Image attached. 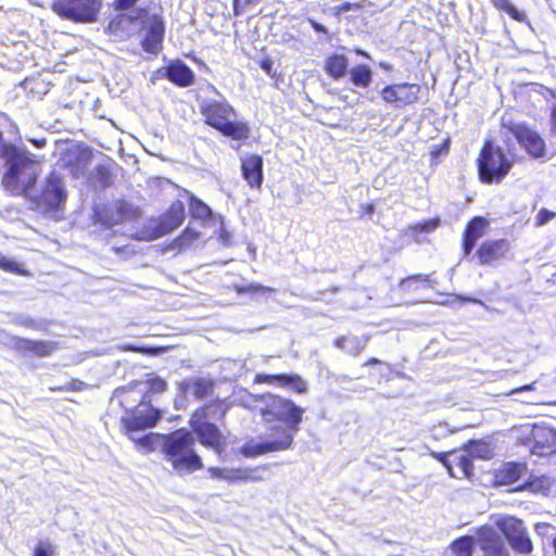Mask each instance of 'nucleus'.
<instances>
[{
	"instance_id": "nucleus-1",
	"label": "nucleus",
	"mask_w": 556,
	"mask_h": 556,
	"mask_svg": "<svg viewBox=\"0 0 556 556\" xmlns=\"http://www.w3.org/2000/svg\"><path fill=\"white\" fill-rule=\"evenodd\" d=\"M490 222L486 217L475 216L470 218L462 233L460 249L466 257L480 267H497L505 261L513 258L511 243L506 238L488 239L479 245L477 242L486 235Z\"/></svg>"
},
{
	"instance_id": "nucleus-2",
	"label": "nucleus",
	"mask_w": 556,
	"mask_h": 556,
	"mask_svg": "<svg viewBox=\"0 0 556 556\" xmlns=\"http://www.w3.org/2000/svg\"><path fill=\"white\" fill-rule=\"evenodd\" d=\"M3 188L13 195L31 198L33 188L41 172L40 163L28 151L12 144L3 147Z\"/></svg>"
},
{
	"instance_id": "nucleus-3",
	"label": "nucleus",
	"mask_w": 556,
	"mask_h": 556,
	"mask_svg": "<svg viewBox=\"0 0 556 556\" xmlns=\"http://www.w3.org/2000/svg\"><path fill=\"white\" fill-rule=\"evenodd\" d=\"M194 445V435L184 428L163 435L162 450L165 460L179 476L192 473L203 467Z\"/></svg>"
},
{
	"instance_id": "nucleus-4",
	"label": "nucleus",
	"mask_w": 556,
	"mask_h": 556,
	"mask_svg": "<svg viewBox=\"0 0 556 556\" xmlns=\"http://www.w3.org/2000/svg\"><path fill=\"white\" fill-rule=\"evenodd\" d=\"M514 159L491 139H485L476 159V168L480 182L501 184L510 173Z\"/></svg>"
},
{
	"instance_id": "nucleus-5",
	"label": "nucleus",
	"mask_w": 556,
	"mask_h": 556,
	"mask_svg": "<svg viewBox=\"0 0 556 556\" xmlns=\"http://www.w3.org/2000/svg\"><path fill=\"white\" fill-rule=\"evenodd\" d=\"M475 542L483 556H510L509 551L498 534L490 525H482L475 530V536L462 535L453 540L450 549L454 556H473Z\"/></svg>"
},
{
	"instance_id": "nucleus-6",
	"label": "nucleus",
	"mask_w": 556,
	"mask_h": 556,
	"mask_svg": "<svg viewBox=\"0 0 556 556\" xmlns=\"http://www.w3.org/2000/svg\"><path fill=\"white\" fill-rule=\"evenodd\" d=\"M202 114L208 125L223 135L235 140L247 138L249 128L242 122L232 121L236 116L233 109L227 103L213 101L202 108Z\"/></svg>"
},
{
	"instance_id": "nucleus-7",
	"label": "nucleus",
	"mask_w": 556,
	"mask_h": 556,
	"mask_svg": "<svg viewBox=\"0 0 556 556\" xmlns=\"http://www.w3.org/2000/svg\"><path fill=\"white\" fill-rule=\"evenodd\" d=\"M142 399L143 401L136 410L129 416L122 417L121 422L131 441L137 442L141 446L151 447L153 445L154 434L150 433L143 437H137V433L154 427L161 415L157 409L144 402L146 396Z\"/></svg>"
},
{
	"instance_id": "nucleus-8",
	"label": "nucleus",
	"mask_w": 556,
	"mask_h": 556,
	"mask_svg": "<svg viewBox=\"0 0 556 556\" xmlns=\"http://www.w3.org/2000/svg\"><path fill=\"white\" fill-rule=\"evenodd\" d=\"M495 527L515 554L527 556L533 553L534 544L522 519L513 515L501 516L495 520Z\"/></svg>"
},
{
	"instance_id": "nucleus-9",
	"label": "nucleus",
	"mask_w": 556,
	"mask_h": 556,
	"mask_svg": "<svg viewBox=\"0 0 556 556\" xmlns=\"http://www.w3.org/2000/svg\"><path fill=\"white\" fill-rule=\"evenodd\" d=\"M102 0H54L52 10L62 18L76 23H93L98 18Z\"/></svg>"
},
{
	"instance_id": "nucleus-10",
	"label": "nucleus",
	"mask_w": 556,
	"mask_h": 556,
	"mask_svg": "<svg viewBox=\"0 0 556 556\" xmlns=\"http://www.w3.org/2000/svg\"><path fill=\"white\" fill-rule=\"evenodd\" d=\"M502 128L514 136L518 144L532 159H542L546 154V143L543 137L526 123L506 122Z\"/></svg>"
},
{
	"instance_id": "nucleus-11",
	"label": "nucleus",
	"mask_w": 556,
	"mask_h": 556,
	"mask_svg": "<svg viewBox=\"0 0 556 556\" xmlns=\"http://www.w3.org/2000/svg\"><path fill=\"white\" fill-rule=\"evenodd\" d=\"M66 195L62 176L52 172L47 177L40 195L31 194L28 200L33 203L34 208L48 213L58 211L65 203Z\"/></svg>"
},
{
	"instance_id": "nucleus-12",
	"label": "nucleus",
	"mask_w": 556,
	"mask_h": 556,
	"mask_svg": "<svg viewBox=\"0 0 556 556\" xmlns=\"http://www.w3.org/2000/svg\"><path fill=\"white\" fill-rule=\"evenodd\" d=\"M304 409L291 400L280 399V450L292 445L294 435L303 421Z\"/></svg>"
},
{
	"instance_id": "nucleus-13",
	"label": "nucleus",
	"mask_w": 556,
	"mask_h": 556,
	"mask_svg": "<svg viewBox=\"0 0 556 556\" xmlns=\"http://www.w3.org/2000/svg\"><path fill=\"white\" fill-rule=\"evenodd\" d=\"M522 443L533 455L549 456L556 453V430L543 422L534 424Z\"/></svg>"
},
{
	"instance_id": "nucleus-14",
	"label": "nucleus",
	"mask_w": 556,
	"mask_h": 556,
	"mask_svg": "<svg viewBox=\"0 0 556 556\" xmlns=\"http://www.w3.org/2000/svg\"><path fill=\"white\" fill-rule=\"evenodd\" d=\"M212 408L216 407L213 405H205L197 409L191 416L190 426L198 434L200 442L203 445L218 451L224 444V438L218 428L214 424L207 421V413Z\"/></svg>"
},
{
	"instance_id": "nucleus-15",
	"label": "nucleus",
	"mask_w": 556,
	"mask_h": 556,
	"mask_svg": "<svg viewBox=\"0 0 556 556\" xmlns=\"http://www.w3.org/2000/svg\"><path fill=\"white\" fill-rule=\"evenodd\" d=\"M138 211L125 201H114L112 203L98 205L93 211L96 224H101L105 228L122 224L137 217Z\"/></svg>"
},
{
	"instance_id": "nucleus-16",
	"label": "nucleus",
	"mask_w": 556,
	"mask_h": 556,
	"mask_svg": "<svg viewBox=\"0 0 556 556\" xmlns=\"http://www.w3.org/2000/svg\"><path fill=\"white\" fill-rule=\"evenodd\" d=\"M421 87L418 84L397 83L383 87L381 99L395 109H404L418 102Z\"/></svg>"
},
{
	"instance_id": "nucleus-17",
	"label": "nucleus",
	"mask_w": 556,
	"mask_h": 556,
	"mask_svg": "<svg viewBox=\"0 0 556 556\" xmlns=\"http://www.w3.org/2000/svg\"><path fill=\"white\" fill-rule=\"evenodd\" d=\"M185 219V205L181 201L174 202L167 213L159 220L152 238L162 237L178 228Z\"/></svg>"
},
{
	"instance_id": "nucleus-18",
	"label": "nucleus",
	"mask_w": 556,
	"mask_h": 556,
	"mask_svg": "<svg viewBox=\"0 0 556 556\" xmlns=\"http://www.w3.org/2000/svg\"><path fill=\"white\" fill-rule=\"evenodd\" d=\"M437 280L432 274H413L399 281V289L404 294H414L425 289H432Z\"/></svg>"
},
{
	"instance_id": "nucleus-19",
	"label": "nucleus",
	"mask_w": 556,
	"mask_h": 556,
	"mask_svg": "<svg viewBox=\"0 0 556 556\" xmlns=\"http://www.w3.org/2000/svg\"><path fill=\"white\" fill-rule=\"evenodd\" d=\"M523 463L507 462L493 471V482L496 485H509L517 482L525 473Z\"/></svg>"
},
{
	"instance_id": "nucleus-20",
	"label": "nucleus",
	"mask_w": 556,
	"mask_h": 556,
	"mask_svg": "<svg viewBox=\"0 0 556 556\" xmlns=\"http://www.w3.org/2000/svg\"><path fill=\"white\" fill-rule=\"evenodd\" d=\"M213 381L203 377L188 378L179 383L180 392L185 395H192L195 400H201L210 395L213 391Z\"/></svg>"
},
{
	"instance_id": "nucleus-21",
	"label": "nucleus",
	"mask_w": 556,
	"mask_h": 556,
	"mask_svg": "<svg viewBox=\"0 0 556 556\" xmlns=\"http://www.w3.org/2000/svg\"><path fill=\"white\" fill-rule=\"evenodd\" d=\"M263 160L258 155H248L241 160V169L244 179L248 185L253 187H260L263 181Z\"/></svg>"
},
{
	"instance_id": "nucleus-22",
	"label": "nucleus",
	"mask_w": 556,
	"mask_h": 556,
	"mask_svg": "<svg viewBox=\"0 0 556 556\" xmlns=\"http://www.w3.org/2000/svg\"><path fill=\"white\" fill-rule=\"evenodd\" d=\"M164 35L163 21L154 15L148 22V29L143 40V48L150 53H157Z\"/></svg>"
},
{
	"instance_id": "nucleus-23",
	"label": "nucleus",
	"mask_w": 556,
	"mask_h": 556,
	"mask_svg": "<svg viewBox=\"0 0 556 556\" xmlns=\"http://www.w3.org/2000/svg\"><path fill=\"white\" fill-rule=\"evenodd\" d=\"M14 346L22 352H29L36 356L45 357L58 349V344L51 341H34L23 338H14Z\"/></svg>"
},
{
	"instance_id": "nucleus-24",
	"label": "nucleus",
	"mask_w": 556,
	"mask_h": 556,
	"mask_svg": "<svg viewBox=\"0 0 556 556\" xmlns=\"http://www.w3.org/2000/svg\"><path fill=\"white\" fill-rule=\"evenodd\" d=\"M370 336L368 334L362 337L341 336L333 341V344L336 348L340 349L345 354L356 357L365 351Z\"/></svg>"
},
{
	"instance_id": "nucleus-25",
	"label": "nucleus",
	"mask_w": 556,
	"mask_h": 556,
	"mask_svg": "<svg viewBox=\"0 0 556 556\" xmlns=\"http://www.w3.org/2000/svg\"><path fill=\"white\" fill-rule=\"evenodd\" d=\"M349 59L344 54L331 53L329 54L324 64V70L329 77L339 80L348 74Z\"/></svg>"
},
{
	"instance_id": "nucleus-26",
	"label": "nucleus",
	"mask_w": 556,
	"mask_h": 556,
	"mask_svg": "<svg viewBox=\"0 0 556 556\" xmlns=\"http://www.w3.org/2000/svg\"><path fill=\"white\" fill-rule=\"evenodd\" d=\"M166 76L170 81L181 87H187L194 80L193 72L182 62L172 63L166 68Z\"/></svg>"
},
{
	"instance_id": "nucleus-27",
	"label": "nucleus",
	"mask_w": 556,
	"mask_h": 556,
	"mask_svg": "<svg viewBox=\"0 0 556 556\" xmlns=\"http://www.w3.org/2000/svg\"><path fill=\"white\" fill-rule=\"evenodd\" d=\"M278 450L277 441L250 440L240 447V453L244 457H256Z\"/></svg>"
},
{
	"instance_id": "nucleus-28",
	"label": "nucleus",
	"mask_w": 556,
	"mask_h": 556,
	"mask_svg": "<svg viewBox=\"0 0 556 556\" xmlns=\"http://www.w3.org/2000/svg\"><path fill=\"white\" fill-rule=\"evenodd\" d=\"M351 83L359 88H368L372 81V71L367 64H357L350 70Z\"/></svg>"
},
{
	"instance_id": "nucleus-29",
	"label": "nucleus",
	"mask_w": 556,
	"mask_h": 556,
	"mask_svg": "<svg viewBox=\"0 0 556 556\" xmlns=\"http://www.w3.org/2000/svg\"><path fill=\"white\" fill-rule=\"evenodd\" d=\"M279 382L280 388H283L289 392L295 394H304L307 392V383L300 375L280 374Z\"/></svg>"
},
{
	"instance_id": "nucleus-30",
	"label": "nucleus",
	"mask_w": 556,
	"mask_h": 556,
	"mask_svg": "<svg viewBox=\"0 0 556 556\" xmlns=\"http://www.w3.org/2000/svg\"><path fill=\"white\" fill-rule=\"evenodd\" d=\"M463 448L468 452L472 458L489 459L492 456V448L489 442L484 440H469Z\"/></svg>"
},
{
	"instance_id": "nucleus-31",
	"label": "nucleus",
	"mask_w": 556,
	"mask_h": 556,
	"mask_svg": "<svg viewBox=\"0 0 556 556\" xmlns=\"http://www.w3.org/2000/svg\"><path fill=\"white\" fill-rule=\"evenodd\" d=\"M189 200V212L192 218L203 223L212 218L213 212L208 205L194 195H190Z\"/></svg>"
},
{
	"instance_id": "nucleus-32",
	"label": "nucleus",
	"mask_w": 556,
	"mask_h": 556,
	"mask_svg": "<svg viewBox=\"0 0 556 556\" xmlns=\"http://www.w3.org/2000/svg\"><path fill=\"white\" fill-rule=\"evenodd\" d=\"M256 471V469L225 468L223 480L228 482L255 481L260 479Z\"/></svg>"
},
{
	"instance_id": "nucleus-33",
	"label": "nucleus",
	"mask_w": 556,
	"mask_h": 556,
	"mask_svg": "<svg viewBox=\"0 0 556 556\" xmlns=\"http://www.w3.org/2000/svg\"><path fill=\"white\" fill-rule=\"evenodd\" d=\"M492 5L501 12H505L511 20L516 22H526L527 15L519 11L509 0H490Z\"/></svg>"
},
{
	"instance_id": "nucleus-34",
	"label": "nucleus",
	"mask_w": 556,
	"mask_h": 556,
	"mask_svg": "<svg viewBox=\"0 0 556 556\" xmlns=\"http://www.w3.org/2000/svg\"><path fill=\"white\" fill-rule=\"evenodd\" d=\"M200 231L195 228L188 226L180 237L174 241L175 248L179 250L191 245L195 240L200 238Z\"/></svg>"
},
{
	"instance_id": "nucleus-35",
	"label": "nucleus",
	"mask_w": 556,
	"mask_h": 556,
	"mask_svg": "<svg viewBox=\"0 0 556 556\" xmlns=\"http://www.w3.org/2000/svg\"><path fill=\"white\" fill-rule=\"evenodd\" d=\"M451 150V138L446 137L437 146H433L429 152L431 165H438L441 156H446Z\"/></svg>"
},
{
	"instance_id": "nucleus-36",
	"label": "nucleus",
	"mask_w": 556,
	"mask_h": 556,
	"mask_svg": "<svg viewBox=\"0 0 556 556\" xmlns=\"http://www.w3.org/2000/svg\"><path fill=\"white\" fill-rule=\"evenodd\" d=\"M440 225L439 218H428L408 226V230L413 235L428 233L435 230Z\"/></svg>"
},
{
	"instance_id": "nucleus-37",
	"label": "nucleus",
	"mask_w": 556,
	"mask_h": 556,
	"mask_svg": "<svg viewBox=\"0 0 556 556\" xmlns=\"http://www.w3.org/2000/svg\"><path fill=\"white\" fill-rule=\"evenodd\" d=\"M455 465L460 469L463 477L471 478L473 475V463L472 456L467 454H460L455 459Z\"/></svg>"
},
{
	"instance_id": "nucleus-38",
	"label": "nucleus",
	"mask_w": 556,
	"mask_h": 556,
	"mask_svg": "<svg viewBox=\"0 0 556 556\" xmlns=\"http://www.w3.org/2000/svg\"><path fill=\"white\" fill-rule=\"evenodd\" d=\"M0 268L10 271L13 274L25 276L28 273L21 267V265L14 260L8 258L7 256L0 254Z\"/></svg>"
},
{
	"instance_id": "nucleus-39",
	"label": "nucleus",
	"mask_w": 556,
	"mask_h": 556,
	"mask_svg": "<svg viewBox=\"0 0 556 556\" xmlns=\"http://www.w3.org/2000/svg\"><path fill=\"white\" fill-rule=\"evenodd\" d=\"M365 2H366V0H362L358 2H343L341 4L333 7L332 12L336 16H340L343 13L351 11V10H354V11L363 10L365 8Z\"/></svg>"
},
{
	"instance_id": "nucleus-40",
	"label": "nucleus",
	"mask_w": 556,
	"mask_h": 556,
	"mask_svg": "<svg viewBox=\"0 0 556 556\" xmlns=\"http://www.w3.org/2000/svg\"><path fill=\"white\" fill-rule=\"evenodd\" d=\"M147 384H148V392H151V393H162L166 390L167 388V383L164 379L160 378V377H150L148 380H147Z\"/></svg>"
},
{
	"instance_id": "nucleus-41",
	"label": "nucleus",
	"mask_w": 556,
	"mask_h": 556,
	"mask_svg": "<svg viewBox=\"0 0 556 556\" xmlns=\"http://www.w3.org/2000/svg\"><path fill=\"white\" fill-rule=\"evenodd\" d=\"M55 547L47 541H41L38 543L34 551V556H54Z\"/></svg>"
},
{
	"instance_id": "nucleus-42",
	"label": "nucleus",
	"mask_w": 556,
	"mask_h": 556,
	"mask_svg": "<svg viewBox=\"0 0 556 556\" xmlns=\"http://www.w3.org/2000/svg\"><path fill=\"white\" fill-rule=\"evenodd\" d=\"M555 217L556 212H552L547 208H541L535 217L534 225L535 227H542Z\"/></svg>"
},
{
	"instance_id": "nucleus-43",
	"label": "nucleus",
	"mask_w": 556,
	"mask_h": 556,
	"mask_svg": "<svg viewBox=\"0 0 556 556\" xmlns=\"http://www.w3.org/2000/svg\"><path fill=\"white\" fill-rule=\"evenodd\" d=\"M140 387H141V383L135 382L129 387H123V388L116 389L114 392V396L119 399L122 405H125V402H126L125 395L128 392H132L135 389L140 388Z\"/></svg>"
},
{
	"instance_id": "nucleus-44",
	"label": "nucleus",
	"mask_w": 556,
	"mask_h": 556,
	"mask_svg": "<svg viewBox=\"0 0 556 556\" xmlns=\"http://www.w3.org/2000/svg\"><path fill=\"white\" fill-rule=\"evenodd\" d=\"M452 453H453V451L452 452H431L430 455L434 459L440 462L450 471V473L452 475V465L448 462V456Z\"/></svg>"
},
{
	"instance_id": "nucleus-45",
	"label": "nucleus",
	"mask_w": 556,
	"mask_h": 556,
	"mask_svg": "<svg viewBox=\"0 0 556 556\" xmlns=\"http://www.w3.org/2000/svg\"><path fill=\"white\" fill-rule=\"evenodd\" d=\"M261 68L269 76L275 77L276 72L273 70L274 61L269 58H263L260 60Z\"/></svg>"
},
{
	"instance_id": "nucleus-46",
	"label": "nucleus",
	"mask_w": 556,
	"mask_h": 556,
	"mask_svg": "<svg viewBox=\"0 0 556 556\" xmlns=\"http://www.w3.org/2000/svg\"><path fill=\"white\" fill-rule=\"evenodd\" d=\"M138 0H115L114 7L116 10H128L136 4Z\"/></svg>"
},
{
	"instance_id": "nucleus-47",
	"label": "nucleus",
	"mask_w": 556,
	"mask_h": 556,
	"mask_svg": "<svg viewBox=\"0 0 556 556\" xmlns=\"http://www.w3.org/2000/svg\"><path fill=\"white\" fill-rule=\"evenodd\" d=\"M262 289H263L262 287L254 286V285H245V286L236 287V290L238 293L255 292V291H260Z\"/></svg>"
},
{
	"instance_id": "nucleus-48",
	"label": "nucleus",
	"mask_w": 556,
	"mask_h": 556,
	"mask_svg": "<svg viewBox=\"0 0 556 556\" xmlns=\"http://www.w3.org/2000/svg\"><path fill=\"white\" fill-rule=\"evenodd\" d=\"M536 533L541 536L545 535V530L554 529V527L548 522H538L534 526Z\"/></svg>"
},
{
	"instance_id": "nucleus-49",
	"label": "nucleus",
	"mask_w": 556,
	"mask_h": 556,
	"mask_svg": "<svg viewBox=\"0 0 556 556\" xmlns=\"http://www.w3.org/2000/svg\"><path fill=\"white\" fill-rule=\"evenodd\" d=\"M15 324H18L21 326L28 327V328H34L36 325L34 319H31L29 317H24V316L16 318Z\"/></svg>"
},
{
	"instance_id": "nucleus-50",
	"label": "nucleus",
	"mask_w": 556,
	"mask_h": 556,
	"mask_svg": "<svg viewBox=\"0 0 556 556\" xmlns=\"http://www.w3.org/2000/svg\"><path fill=\"white\" fill-rule=\"evenodd\" d=\"M375 213V204L374 203H365L361 205V214L370 216Z\"/></svg>"
},
{
	"instance_id": "nucleus-51",
	"label": "nucleus",
	"mask_w": 556,
	"mask_h": 556,
	"mask_svg": "<svg viewBox=\"0 0 556 556\" xmlns=\"http://www.w3.org/2000/svg\"><path fill=\"white\" fill-rule=\"evenodd\" d=\"M225 468L211 467L208 472L213 479H224Z\"/></svg>"
},
{
	"instance_id": "nucleus-52",
	"label": "nucleus",
	"mask_w": 556,
	"mask_h": 556,
	"mask_svg": "<svg viewBox=\"0 0 556 556\" xmlns=\"http://www.w3.org/2000/svg\"><path fill=\"white\" fill-rule=\"evenodd\" d=\"M263 419L267 424L276 422L278 416L275 415L274 410H263Z\"/></svg>"
},
{
	"instance_id": "nucleus-53",
	"label": "nucleus",
	"mask_w": 556,
	"mask_h": 556,
	"mask_svg": "<svg viewBox=\"0 0 556 556\" xmlns=\"http://www.w3.org/2000/svg\"><path fill=\"white\" fill-rule=\"evenodd\" d=\"M210 405H213V406H215L217 408H212V409L208 410V413H207L208 414L207 420L208 419H214L217 415H223L224 414V412H222V407H220L219 404L211 403Z\"/></svg>"
},
{
	"instance_id": "nucleus-54",
	"label": "nucleus",
	"mask_w": 556,
	"mask_h": 556,
	"mask_svg": "<svg viewBox=\"0 0 556 556\" xmlns=\"http://www.w3.org/2000/svg\"><path fill=\"white\" fill-rule=\"evenodd\" d=\"M534 384H535V382L518 387V388L511 390L509 392V394H516V393H521V392H526V391H532V390H534Z\"/></svg>"
},
{
	"instance_id": "nucleus-55",
	"label": "nucleus",
	"mask_w": 556,
	"mask_h": 556,
	"mask_svg": "<svg viewBox=\"0 0 556 556\" xmlns=\"http://www.w3.org/2000/svg\"><path fill=\"white\" fill-rule=\"evenodd\" d=\"M309 24L312 26V28L317 31V33H321V34H328L327 29L325 26H323L321 24L317 23L316 21H309Z\"/></svg>"
},
{
	"instance_id": "nucleus-56",
	"label": "nucleus",
	"mask_w": 556,
	"mask_h": 556,
	"mask_svg": "<svg viewBox=\"0 0 556 556\" xmlns=\"http://www.w3.org/2000/svg\"><path fill=\"white\" fill-rule=\"evenodd\" d=\"M381 361L377 357H369L367 358L363 364L362 367H370V366H377L380 365Z\"/></svg>"
},
{
	"instance_id": "nucleus-57",
	"label": "nucleus",
	"mask_w": 556,
	"mask_h": 556,
	"mask_svg": "<svg viewBox=\"0 0 556 556\" xmlns=\"http://www.w3.org/2000/svg\"><path fill=\"white\" fill-rule=\"evenodd\" d=\"M220 241L224 243V244H228L229 242V236L228 233H226L225 231H223L220 233Z\"/></svg>"
},
{
	"instance_id": "nucleus-58",
	"label": "nucleus",
	"mask_w": 556,
	"mask_h": 556,
	"mask_svg": "<svg viewBox=\"0 0 556 556\" xmlns=\"http://www.w3.org/2000/svg\"><path fill=\"white\" fill-rule=\"evenodd\" d=\"M553 549H554V554L556 556V536L552 540V543H551Z\"/></svg>"
},
{
	"instance_id": "nucleus-59",
	"label": "nucleus",
	"mask_w": 556,
	"mask_h": 556,
	"mask_svg": "<svg viewBox=\"0 0 556 556\" xmlns=\"http://www.w3.org/2000/svg\"><path fill=\"white\" fill-rule=\"evenodd\" d=\"M268 378H269V377L258 376V377H257V381H260V382H261V381H265V380H267Z\"/></svg>"
},
{
	"instance_id": "nucleus-60",
	"label": "nucleus",
	"mask_w": 556,
	"mask_h": 556,
	"mask_svg": "<svg viewBox=\"0 0 556 556\" xmlns=\"http://www.w3.org/2000/svg\"><path fill=\"white\" fill-rule=\"evenodd\" d=\"M112 249H113L116 253H119V252H121V250H122L121 248L115 247V245H113V247H112Z\"/></svg>"
},
{
	"instance_id": "nucleus-61",
	"label": "nucleus",
	"mask_w": 556,
	"mask_h": 556,
	"mask_svg": "<svg viewBox=\"0 0 556 556\" xmlns=\"http://www.w3.org/2000/svg\"><path fill=\"white\" fill-rule=\"evenodd\" d=\"M1 334H4V331L0 329V336H1Z\"/></svg>"
},
{
	"instance_id": "nucleus-62",
	"label": "nucleus",
	"mask_w": 556,
	"mask_h": 556,
	"mask_svg": "<svg viewBox=\"0 0 556 556\" xmlns=\"http://www.w3.org/2000/svg\"><path fill=\"white\" fill-rule=\"evenodd\" d=\"M553 405H555V406H556V401L553 403Z\"/></svg>"
}]
</instances>
